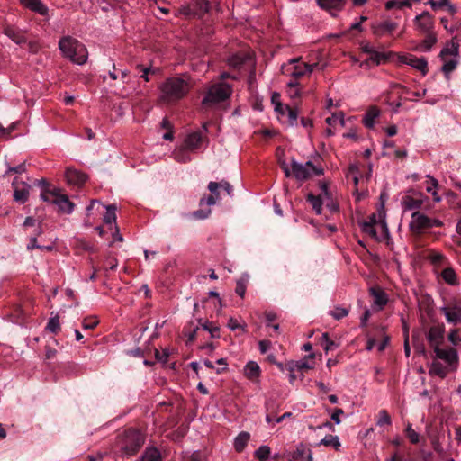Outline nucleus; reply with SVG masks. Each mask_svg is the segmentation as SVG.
<instances>
[{"mask_svg": "<svg viewBox=\"0 0 461 461\" xmlns=\"http://www.w3.org/2000/svg\"><path fill=\"white\" fill-rule=\"evenodd\" d=\"M59 49L62 56L72 63L83 65L87 60V49L82 42L71 36L62 37L59 41Z\"/></svg>", "mask_w": 461, "mask_h": 461, "instance_id": "f257e3e1", "label": "nucleus"}, {"mask_svg": "<svg viewBox=\"0 0 461 461\" xmlns=\"http://www.w3.org/2000/svg\"><path fill=\"white\" fill-rule=\"evenodd\" d=\"M160 99L167 104L175 103L184 98L190 90L187 81L180 77H169L160 87Z\"/></svg>", "mask_w": 461, "mask_h": 461, "instance_id": "f03ea898", "label": "nucleus"}, {"mask_svg": "<svg viewBox=\"0 0 461 461\" xmlns=\"http://www.w3.org/2000/svg\"><path fill=\"white\" fill-rule=\"evenodd\" d=\"M34 185L40 188V196L42 202H69V196L60 187L54 185L42 178L34 180Z\"/></svg>", "mask_w": 461, "mask_h": 461, "instance_id": "7ed1b4c3", "label": "nucleus"}, {"mask_svg": "<svg viewBox=\"0 0 461 461\" xmlns=\"http://www.w3.org/2000/svg\"><path fill=\"white\" fill-rule=\"evenodd\" d=\"M232 93L229 84L219 82L212 85L203 99V104H214L227 100Z\"/></svg>", "mask_w": 461, "mask_h": 461, "instance_id": "20e7f679", "label": "nucleus"}, {"mask_svg": "<svg viewBox=\"0 0 461 461\" xmlns=\"http://www.w3.org/2000/svg\"><path fill=\"white\" fill-rule=\"evenodd\" d=\"M322 174L323 168L315 166L312 161L302 164L292 158V175L296 180L305 181L313 176H321Z\"/></svg>", "mask_w": 461, "mask_h": 461, "instance_id": "39448f33", "label": "nucleus"}, {"mask_svg": "<svg viewBox=\"0 0 461 461\" xmlns=\"http://www.w3.org/2000/svg\"><path fill=\"white\" fill-rule=\"evenodd\" d=\"M210 195L206 198V202H217L220 200H228L232 198L233 188L227 181L210 182L208 185Z\"/></svg>", "mask_w": 461, "mask_h": 461, "instance_id": "423d86ee", "label": "nucleus"}, {"mask_svg": "<svg viewBox=\"0 0 461 461\" xmlns=\"http://www.w3.org/2000/svg\"><path fill=\"white\" fill-rule=\"evenodd\" d=\"M317 64H306L300 62L299 59H292L289 62L283 67V73L290 75L292 77L298 79L304 76H309L313 71Z\"/></svg>", "mask_w": 461, "mask_h": 461, "instance_id": "0eeeda50", "label": "nucleus"}, {"mask_svg": "<svg viewBox=\"0 0 461 461\" xmlns=\"http://www.w3.org/2000/svg\"><path fill=\"white\" fill-rule=\"evenodd\" d=\"M143 435L137 429H130L125 431L122 449L126 455H134L143 445Z\"/></svg>", "mask_w": 461, "mask_h": 461, "instance_id": "6e6552de", "label": "nucleus"}, {"mask_svg": "<svg viewBox=\"0 0 461 461\" xmlns=\"http://www.w3.org/2000/svg\"><path fill=\"white\" fill-rule=\"evenodd\" d=\"M440 312L448 323L456 325L461 322V302L457 300L449 301L440 308Z\"/></svg>", "mask_w": 461, "mask_h": 461, "instance_id": "1a4fd4ad", "label": "nucleus"}, {"mask_svg": "<svg viewBox=\"0 0 461 461\" xmlns=\"http://www.w3.org/2000/svg\"><path fill=\"white\" fill-rule=\"evenodd\" d=\"M65 179L70 187L79 189L86 183L88 176L74 167H68L65 172Z\"/></svg>", "mask_w": 461, "mask_h": 461, "instance_id": "9d476101", "label": "nucleus"}, {"mask_svg": "<svg viewBox=\"0 0 461 461\" xmlns=\"http://www.w3.org/2000/svg\"><path fill=\"white\" fill-rule=\"evenodd\" d=\"M366 222H370L372 225L379 227L384 235H388L389 230L386 223L384 203H379L376 212L371 214L368 221H366Z\"/></svg>", "mask_w": 461, "mask_h": 461, "instance_id": "9b49d317", "label": "nucleus"}, {"mask_svg": "<svg viewBox=\"0 0 461 461\" xmlns=\"http://www.w3.org/2000/svg\"><path fill=\"white\" fill-rule=\"evenodd\" d=\"M12 187L14 189V198L16 202L28 200L29 194L32 191V187L19 177L13 180Z\"/></svg>", "mask_w": 461, "mask_h": 461, "instance_id": "f8f14e48", "label": "nucleus"}, {"mask_svg": "<svg viewBox=\"0 0 461 461\" xmlns=\"http://www.w3.org/2000/svg\"><path fill=\"white\" fill-rule=\"evenodd\" d=\"M441 222L438 220H432L423 213L415 212L411 214V227L415 230H421L432 226H440Z\"/></svg>", "mask_w": 461, "mask_h": 461, "instance_id": "ddd939ff", "label": "nucleus"}, {"mask_svg": "<svg viewBox=\"0 0 461 461\" xmlns=\"http://www.w3.org/2000/svg\"><path fill=\"white\" fill-rule=\"evenodd\" d=\"M398 28V23L386 19L382 22L373 23L371 25L372 32L376 37L390 35Z\"/></svg>", "mask_w": 461, "mask_h": 461, "instance_id": "4468645a", "label": "nucleus"}, {"mask_svg": "<svg viewBox=\"0 0 461 461\" xmlns=\"http://www.w3.org/2000/svg\"><path fill=\"white\" fill-rule=\"evenodd\" d=\"M416 29L422 33L433 32L434 21L432 15L425 11L418 14L414 19Z\"/></svg>", "mask_w": 461, "mask_h": 461, "instance_id": "2eb2a0df", "label": "nucleus"}, {"mask_svg": "<svg viewBox=\"0 0 461 461\" xmlns=\"http://www.w3.org/2000/svg\"><path fill=\"white\" fill-rule=\"evenodd\" d=\"M434 352L436 354V357L439 359L444 360L449 367L454 366V368L456 367L457 362H458V354L456 349L454 348H448V349H443L440 348V347H438L434 348Z\"/></svg>", "mask_w": 461, "mask_h": 461, "instance_id": "dca6fc26", "label": "nucleus"}, {"mask_svg": "<svg viewBox=\"0 0 461 461\" xmlns=\"http://www.w3.org/2000/svg\"><path fill=\"white\" fill-rule=\"evenodd\" d=\"M402 60L404 64L420 71L423 76L428 73V62L425 58H418L412 54H409L404 56Z\"/></svg>", "mask_w": 461, "mask_h": 461, "instance_id": "f3484780", "label": "nucleus"}, {"mask_svg": "<svg viewBox=\"0 0 461 461\" xmlns=\"http://www.w3.org/2000/svg\"><path fill=\"white\" fill-rule=\"evenodd\" d=\"M444 331L445 328L443 325L432 326L429 330L427 339L433 349L440 346L443 339Z\"/></svg>", "mask_w": 461, "mask_h": 461, "instance_id": "a211bd4d", "label": "nucleus"}, {"mask_svg": "<svg viewBox=\"0 0 461 461\" xmlns=\"http://www.w3.org/2000/svg\"><path fill=\"white\" fill-rule=\"evenodd\" d=\"M319 6L328 11L332 16H336L337 13L344 7L346 0H316Z\"/></svg>", "mask_w": 461, "mask_h": 461, "instance_id": "6ab92c4d", "label": "nucleus"}, {"mask_svg": "<svg viewBox=\"0 0 461 461\" xmlns=\"http://www.w3.org/2000/svg\"><path fill=\"white\" fill-rule=\"evenodd\" d=\"M203 138L204 136L201 131L191 132L185 137L183 145L185 147V149H189V150L194 151L200 149Z\"/></svg>", "mask_w": 461, "mask_h": 461, "instance_id": "aec40b11", "label": "nucleus"}, {"mask_svg": "<svg viewBox=\"0 0 461 461\" xmlns=\"http://www.w3.org/2000/svg\"><path fill=\"white\" fill-rule=\"evenodd\" d=\"M20 3L29 10L42 16H49V8L41 0H20Z\"/></svg>", "mask_w": 461, "mask_h": 461, "instance_id": "412c9836", "label": "nucleus"}, {"mask_svg": "<svg viewBox=\"0 0 461 461\" xmlns=\"http://www.w3.org/2000/svg\"><path fill=\"white\" fill-rule=\"evenodd\" d=\"M4 33L16 44H23L26 42L24 33L14 27L7 26L4 29Z\"/></svg>", "mask_w": 461, "mask_h": 461, "instance_id": "4be33fe9", "label": "nucleus"}, {"mask_svg": "<svg viewBox=\"0 0 461 461\" xmlns=\"http://www.w3.org/2000/svg\"><path fill=\"white\" fill-rule=\"evenodd\" d=\"M370 294L374 297V303L379 308H383L388 302L387 294L380 288L371 287Z\"/></svg>", "mask_w": 461, "mask_h": 461, "instance_id": "5701e85b", "label": "nucleus"}, {"mask_svg": "<svg viewBox=\"0 0 461 461\" xmlns=\"http://www.w3.org/2000/svg\"><path fill=\"white\" fill-rule=\"evenodd\" d=\"M261 370L258 363L254 361H249L244 367V375L251 380L255 381L260 375Z\"/></svg>", "mask_w": 461, "mask_h": 461, "instance_id": "b1692460", "label": "nucleus"}, {"mask_svg": "<svg viewBox=\"0 0 461 461\" xmlns=\"http://www.w3.org/2000/svg\"><path fill=\"white\" fill-rule=\"evenodd\" d=\"M320 194L317 196L312 194L308 195V202H323L324 200H330L331 195L329 194L328 184L321 182L319 185Z\"/></svg>", "mask_w": 461, "mask_h": 461, "instance_id": "393cba45", "label": "nucleus"}, {"mask_svg": "<svg viewBox=\"0 0 461 461\" xmlns=\"http://www.w3.org/2000/svg\"><path fill=\"white\" fill-rule=\"evenodd\" d=\"M448 371L449 369L447 366L438 360H434L430 365L429 372L431 375H437L440 378H444L447 376Z\"/></svg>", "mask_w": 461, "mask_h": 461, "instance_id": "a878e982", "label": "nucleus"}, {"mask_svg": "<svg viewBox=\"0 0 461 461\" xmlns=\"http://www.w3.org/2000/svg\"><path fill=\"white\" fill-rule=\"evenodd\" d=\"M106 212L104 215V222L109 226V229L113 230V228L116 224V206L114 204H109L105 206Z\"/></svg>", "mask_w": 461, "mask_h": 461, "instance_id": "bb28decb", "label": "nucleus"}, {"mask_svg": "<svg viewBox=\"0 0 461 461\" xmlns=\"http://www.w3.org/2000/svg\"><path fill=\"white\" fill-rule=\"evenodd\" d=\"M380 114V111L377 107L375 106H372L370 107L365 116H364V119H363V123L364 125L368 128V129H371L374 127L375 125V118H377Z\"/></svg>", "mask_w": 461, "mask_h": 461, "instance_id": "cd10ccee", "label": "nucleus"}, {"mask_svg": "<svg viewBox=\"0 0 461 461\" xmlns=\"http://www.w3.org/2000/svg\"><path fill=\"white\" fill-rule=\"evenodd\" d=\"M250 438V435L249 432L242 431L238 434V436L234 438V448L237 452L241 453L248 445V442Z\"/></svg>", "mask_w": 461, "mask_h": 461, "instance_id": "c85d7f7f", "label": "nucleus"}, {"mask_svg": "<svg viewBox=\"0 0 461 461\" xmlns=\"http://www.w3.org/2000/svg\"><path fill=\"white\" fill-rule=\"evenodd\" d=\"M461 41V37H459L457 34L455 35L452 39V47L451 48H444L440 51V58L445 60V57L447 55H458V49H459V42Z\"/></svg>", "mask_w": 461, "mask_h": 461, "instance_id": "c756f323", "label": "nucleus"}, {"mask_svg": "<svg viewBox=\"0 0 461 461\" xmlns=\"http://www.w3.org/2000/svg\"><path fill=\"white\" fill-rule=\"evenodd\" d=\"M191 150L189 149H185L184 145H182L180 148L174 150L172 156L173 158L180 163H187L191 161V156L189 154Z\"/></svg>", "mask_w": 461, "mask_h": 461, "instance_id": "7c9ffc66", "label": "nucleus"}, {"mask_svg": "<svg viewBox=\"0 0 461 461\" xmlns=\"http://www.w3.org/2000/svg\"><path fill=\"white\" fill-rule=\"evenodd\" d=\"M207 205L193 212L192 213L185 214V217L189 220H204L209 217L211 214V209L209 205L211 203H206Z\"/></svg>", "mask_w": 461, "mask_h": 461, "instance_id": "2f4dec72", "label": "nucleus"}, {"mask_svg": "<svg viewBox=\"0 0 461 461\" xmlns=\"http://www.w3.org/2000/svg\"><path fill=\"white\" fill-rule=\"evenodd\" d=\"M411 5L412 3L411 0H388L384 5L386 10H402L405 7L411 8Z\"/></svg>", "mask_w": 461, "mask_h": 461, "instance_id": "473e14b6", "label": "nucleus"}, {"mask_svg": "<svg viewBox=\"0 0 461 461\" xmlns=\"http://www.w3.org/2000/svg\"><path fill=\"white\" fill-rule=\"evenodd\" d=\"M285 112V120H281V122L287 123L290 126L297 125L298 119V110L297 108H284Z\"/></svg>", "mask_w": 461, "mask_h": 461, "instance_id": "72a5a7b5", "label": "nucleus"}, {"mask_svg": "<svg viewBox=\"0 0 461 461\" xmlns=\"http://www.w3.org/2000/svg\"><path fill=\"white\" fill-rule=\"evenodd\" d=\"M249 58L250 57L249 54L239 52L230 57L228 59V63L230 67L238 68L244 64Z\"/></svg>", "mask_w": 461, "mask_h": 461, "instance_id": "f704fd0d", "label": "nucleus"}, {"mask_svg": "<svg viewBox=\"0 0 461 461\" xmlns=\"http://www.w3.org/2000/svg\"><path fill=\"white\" fill-rule=\"evenodd\" d=\"M425 34V39L421 41L420 49L422 51H429L432 46L437 42V35L433 32Z\"/></svg>", "mask_w": 461, "mask_h": 461, "instance_id": "c9c22d12", "label": "nucleus"}, {"mask_svg": "<svg viewBox=\"0 0 461 461\" xmlns=\"http://www.w3.org/2000/svg\"><path fill=\"white\" fill-rule=\"evenodd\" d=\"M141 461H161L160 452L156 447L147 448Z\"/></svg>", "mask_w": 461, "mask_h": 461, "instance_id": "e433bc0d", "label": "nucleus"}, {"mask_svg": "<svg viewBox=\"0 0 461 461\" xmlns=\"http://www.w3.org/2000/svg\"><path fill=\"white\" fill-rule=\"evenodd\" d=\"M198 321L203 330L209 331L212 338L220 337V328L218 326H214L212 322L208 321H203L202 319H199Z\"/></svg>", "mask_w": 461, "mask_h": 461, "instance_id": "4c0bfd02", "label": "nucleus"}, {"mask_svg": "<svg viewBox=\"0 0 461 461\" xmlns=\"http://www.w3.org/2000/svg\"><path fill=\"white\" fill-rule=\"evenodd\" d=\"M387 59H388V54H386L384 52L377 51L375 50L369 55V58L367 59V60L366 62L367 63L368 61H371L375 65H379L381 63L385 62Z\"/></svg>", "mask_w": 461, "mask_h": 461, "instance_id": "58836bf2", "label": "nucleus"}, {"mask_svg": "<svg viewBox=\"0 0 461 461\" xmlns=\"http://www.w3.org/2000/svg\"><path fill=\"white\" fill-rule=\"evenodd\" d=\"M320 445H324L326 447H332L336 450H339L341 444L338 436L328 435L324 438H322L320 442Z\"/></svg>", "mask_w": 461, "mask_h": 461, "instance_id": "ea45409f", "label": "nucleus"}, {"mask_svg": "<svg viewBox=\"0 0 461 461\" xmlns=\"http://www.w3.org/2000/svg\"><path fill=\"white\" fill-rule=\"evenodd\" d=\"M271 454V449L268 446H260L254 453L255 457L259 461H267Z\"/></svg>", "mask_w": 461, "mask_h": 461, "instance_id": "a19ab883", "label": "nucleus"}, {"mask_svg": "<svg viewBox=\"0 0 461 461\" xmlns=\"http://www.w3.org/2000/svg\"><path fill=\"white\" fill-rule=\"evenodd\" d=\"M428 178L429 179V183L426 186L427 192L432 194L433 202H440L441 198L438 195V194L436 192V188L438 186V181L435 178L431 177L430 176H428Z\"/></svg>", "mask_w": 461, "mask_h": 461, "instance_id": "79ce46f5", "label": "nucleus"}, {"mask_svg": "<svg viewBox=\"0 0 461 461\" xmlns=\"http://www.w3.org/2000/svg\"><path fill=\"white\" fill-rule=\"evenodd\" d=\"M296 455L302 461H312V454L311 449L301 446L296 450Z\"/></svg>", "mask_w": 461, "mask_h": 461, "instance_id": "37998d69", "label": "nucleus"}, {"mask_svg": "<svg viewBox=\"0 0 461 461\" xmlns=\"http://www.w3.org/2000/svg\"><path fill=\"white\" fill-rule=\"evenodd\" d=\"M442 278L449 285H455L456 283V276L452 268H446L442 271Z\"/></svg>", "mask_w": 461, "mask_h": 461, "instance_id": "c03bdc74", "label": "nucleus"}, {"mask_svg": "<svg viewBox=\"0 0 461 461\" xmlns=\"http://www.w3.org/2000/svg\"><path fill=\"white\" fill-rule=\"evenodd\" d=\"M405 434L411 444H418L420 441V434L417 433L411 424H408L405 429Z\"/></svg>", "mask_w": 461, "mask_h": 461, "instance_id": "a18cd8bd", "label": "nucleus"}, {"mask_svg": "<svg viewBox=\"0 0 461 461\" xmlns=\"http://www.w3.org/2000/svg\"><path fill=\"white\" fill-rule=\"evenodd\" d=\"M321 344L323 349L328 352L337 347V344L329 339L328 333H323L321 339Z\"/></svg>", "mask_w": 461, "mask_h": 461, "instance_id": "49530a36", "label": "nucleus"}, {"mask_svg": "<svg viewBox=\"0 0 461 461\" xmlns=\"http://www.w3.org/2000/svg\"><path fill=\"white\" fill-rule=\"evenodd\" d=\"M456 66L457 61L456 59H451L444 62L442 66V71L444 72L447 79L449 78V74L456 69Z\"/></svg>", "mask_w": 461, "mask_h": 461, "instance_id": "de8ad7c7", "label": "nucleus"}, {"mask_svg": "<svg viewBox=\"0 0 461 461\" xmlns=\"http://www.w3.org/2000/svg\"><path fill=\"white\" fill-rule=\"evenodd\" d=\"M41 228L38 229L36 234L34 237L30 238L29 243L27 244V249L32 250L33 249H46L48 250L51 249V247H41L37 242V235H41Z\"/></svg>", "mask_w": 461, "mask_h": 461, "instance_id": "09e8293b", "label": "nucleus"}, {"mask_svg": "<svg viewBox=\"0 0 461 461\" xmlns=\"http://www.w3.org/2000/svg\"><path fill=\"white\" fill-rule=\"evenodd\" d=\"M361 230L363 232L370 235L372 238H377L376 227L372 225V223L364 221L361 224Z\"/></svg>", "mask_w": 461, "mask_h": 461, "instance_id": "8fccbe9b", "label": "nucleus"}, {"mask_svg": "<svg viewBox=\"0 0 461 461\" xmlns=\"http://www.w3.org/2000/svg\"><path fill=\"white\" fill-rule=\"evenodd\" d=\"M339 123L341 126H344V115L342 113L339 114H332L331 116L326 118V123L330 126H334L336 123Z\"/></svg>", "mask_w": 461, "mask_h": 461, "instance_id": "3c124183", "label": "nucleus"}, {"mask_svg": "<svg viewBox=\"0 0 461 461\" xmlns=\"http://www.w3.org/2000/svg\"><path fill=\"white\" fill-rule=\"evenodd\" d=\"M46 329L52 333H57L60 330L59 320L58 317H52L49 320Z\"/></svg>", "mask_w": 461, "mask_h": 461, "instance_id": "603ef678", "label": "nucleus"}, {"mask_svg": "<svg viewBox=\"0 0 461 461\" xmlns=\"http://www.w3.org/2000/svg\"><path fill=\"white\" fill-rule=\"evenodd\" d=\"M378 426H383L384 424H391V417L385 410H381L378 413V420L376 421Z\"/></svg>", "mask_w": 461, "mask_h": 461, "instance_id": "864d4df0", "label": "nucleus"}, {"mask_svg": "<svg viewBox=\"0 0 461 461\" xmlns=\"http://www.w3.org/2000/svg\"><path fill=\"white\" fill-rule=\"evenodd\" d=\"M448 340L454 345L458 346L461 343V336L459 334V330L453 329L450 330L448 334Z\"/></svg>", "mask_w": 461, "mask_h": 461, "instance_id": "5fc2aeb1", "label": "nucleus"}, {"mask_svg": "<svg viewBox=\"0 0 461 461\" xmlns=\"http://www.w3.org/2000/svg\"><path fill=\"white\" fill-rule=\"evenodd\" d=\"M98 324V321L95 317L86 318L82 321V327L85 330H93Z\"/></svg>", "mask_w": 461, "mask_h": 461, "instance_id": "6e6d98bb", "label": "nucleus"}, {"mask_svg": "<svg viewBox=\"0 0 461 461\" xmlns=\"http://www.w3.org/2000/svg\"><path fill=\"white\" fill-rule=\"evenodd\" d=\"M26 171V166H25V163H21L20 165L16 166V167H7V170L5 171V175H8L10 173H14V174H23Z\"/></svg>", "mask_w": 461, "mask_h": 461, "instance_id": "4d7b16f0", "label": "nucleus"}, {"mask_svg": "<svg viewBox=\"0 0 461 461\" xmlns=\"http://www.w3.org/2000/svg\"><path fill=\"white\" fill-rule=\"evenodd\" d=\"M57 205V211H61L70 214L74 211L75 203H54Z\"/></svg>", "mask_w": 461, "mask_h": 461, "instance_id": "13d9d810", "label": "nucleus"}, {"mask_svg": "<svg viewBox=\"0 0 461 461\" xmlns=\"http://www.w3.org/2000/svg\"><path fill=\"white\" fill-rule=\"evenodd\" d=\"M348 314V311L342 307H336L332 312V316L336 320H340Z\"/></svg>", "mask_w": 461, "mask_h": 461, "instance_id": "bf43d9fd", "label": "nucleus"}, {"mask_svg": "<svg viewBox=\"0 0 461 461\" xmlns=\"http://www.w3.org/2000/svg\"><path fill=\"white\" fill-rule=\"evenodd\" d=\"M289 105H284L282 103H276L275 107L276 113L278 114L279 120H285V112L283 108H289Z\"/></svg>", "mask_w": 461, "mask_h": 461, "instance_id": "052dcab7", "label": "nucleus"}, {"mask_svg": "<svg viewBox=\"0 0 461 461\" xmlns=\"http://www.w3.org/2000/svg\"><path fill=\"white\" fill-rule=\"evenodd\" d=\"M429 4L431 5V7L434 10L446 7L447 5H448V0H429Z\"/></svg>", "mask_w": 461, "mask_h": 461, "instance_id": "680f3d73", "label": "nucleus"}, {"mask_svg": "<svg viewBox=\"0 0 461 461\" xmlns=\"http://www.w3.org/2000/svg\"><path fill=\"white\" fill-rule=\"evenodd\" d=\"M235 292L239 296L243 297L246 293V284L241 280L238 281Z\"/></svg>", "mask_w": 461, "mask_h": 461, "instance_id": "e2e57ef3", "label": "nucleus"}, {"mask_svg": "<svg viewBox=\"0 0 461 461\" xmlns=\"http://www.w3.org/2000/svg\"><path fill=\"white\" fill-rule=\"evenodd\" d=\"M271 342L269 340H260L258 343L259 351L261 354H265L270 348Z\"/></svg>", "mask_w": 461, "mask_h": 461, "instance_id": "0e129e2a", "label": "nucleus"}, {"mask_svg": "<svg viewBox=\"0 0 461 461\" xmlns=\"http://www.w3.org/2000/svg\"><path fill=\"white\" fill-rule=\"evenodd\" d=\"M404 460V455L402 454L400 451L396 450L394 451L391 457L387 458L385 461H403Z\"/></svg>", "mask_w": 461, "mask_h": 461, "instance_id": "69168bd1", "label": "nucleus"}, {"mask_svg": "<svg viewBox=\"0 0 461 461\" xmlns=\"http://www.w3.org/2000/svg\"><path fill=\"white\" fill-rule=\"evenodd\" d=\"M280 166H281V168L283 169L286 177H293L292 166L289 167V166L287 165V163L285 161H281Z\"/></svg>", "mask_w": 461, "mask_h": 461, "instance_id": "338daca9", "label": "nucleus"}, {"mask_svg": "<svg viewBox=\"0 0 461 461\" xmlns=\"http://www.w3.org/2000/svg\"><path fill=\"white\" fill-rule=\"evenodd\" d=\"M344 414V411L342 409H335L334 412L331 414V420L336 423V424H339L340 423V419H339V416Z\"/></svg>", "mask_w": 461, "mask_h": 461, "instance_id": "774afa93", "label": "nucleus"}]
</instances>
